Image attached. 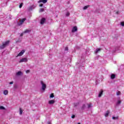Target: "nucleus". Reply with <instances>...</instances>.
Segmentation results:
<instances>
[{
	"label": "nucleus",
	"instance_id": "10",
	"mask_svg": "<svg viewBox=\"0 0 124 124\" xmlns=\"http://www.w3.org/2000/svg\"><path fill=\"white\" fill-rule=\"evenodd\" d=\"M115 78H116V76L115 75V74H111L110 76V78L112 80H113V79H115Z\"/></svg>",
	"mask_w": 124,
	"mask_h": 124
},
{
	"label": "nucleus",
	"instance_id": "29",
	"mask_svg": "<svg viewBox=\"0 0 124 124\" xmlns=\"http://www.w3.org/2000/svg\"><path fill=\"white\" fill-rule=\"evenodd\" d=\"M116 94H117V95H120L121 92H120V91L117 92L116 93Z\"/></svg>",
	"mask_w": 124,
	"mask_h": 124
},
{
	"label": "nucleus",
	"instance_id": "39",
	"mask_svg": "<svg viewBox=\"0 0 124 124\" xmlns=\"http://www.w3.org/2000/svg\"><path fill=\"white\" fill-rule=\"evenodd\" d=\"M14 88H15V89H16V88H17V86L15 85V86H14Z\"/></svg>",
	"mask_w": 124,
	"mask_h": 124
},
{
	"label": "nucleus",
	"instance_id": "3",
	"mask_svg": "<svg viewBox=\"0 0 124 124\" xmlns=\"http://www.w3.org/2000/svg\"><path fill=\"white\" fill-rule=\"evenodd\" d=\"M28 62V59L26 58H23L19 61V63L21 62Z\"/></svg>",
	"mask_w": 124,
	"mask_h": 124
},
{
	"label": "nucleus",
	"instance_id": "15",
	"mask_svg": "<svg viewBox=\"0 0 124 124\" xmlns=\"http://www.w3.org/2000/svg\"><path fill=\"white\" fill-rule=\"evenodd\" d=\"M31 30L27 29L23 32L24 33H29V32H31Z\"/></svg>",
	"mask_w": 124,
	"mask_h": 124
},
{
	"label": "nucleus",
	"instance_id": "1",
	"mask_svg": "<svg viewBox=\"0 0 124 124\" xmlns=\"http://www.w3.org/2000/svg\"><path fill=\"white\" fill-rule=\"evenodd\" d=\"M10 43V41H7L2 43V45L0 46V49H4L6 46L9 45V43Z\"/></svg>",
	"mask_w": 124,
	"mask_h": 124
},
{
	"label": "nucleus",
	"instance_id": "26",
	"mask_svg": "<svg viewBox=\"0 0 124 124\" xmlns=\"http://www.w3.org/2000/svg\"><path fill=\"white\" fill-rule=\"evenodd\" d=\"M54 93H51L50 95V96H49V97L50 98H53V97H54Z\"/></svg>",
	"mask_w": 124,
	"mask_h": 124
},
{
	"label": "nucleus",
	"instance_id": "18",
	"mask_svg": "<svg viewBox=\"0 0 124 124\" xmlns=\"http://www.w3.org/2000/svg\"><path fill=\"white\" fill-rule=\"evenodd\" d=\"M3 93L4 94H5V95H7V94H8V91L7 90L4 91Z\"/></svg>",
	"mask_w": 124,
	"mask_h": 124
},
{
	"label": "nucleus",
	"instance_id": "7",
	"mask_svg": "<svg viewBox=\"0 0 124 124\" xmlns=\"http://www.w3.org/2000/svg\"><path fill=\"white\" fill-rule=\"evenodd\" d=\"M48 1V0H40L38 1V3H40V2H43V3H46Z\"/></svg>",
	"mask_w": 124,
	"mask_h": 124
},
{
	"label": "nucleus",
	"instance_id": "28",
	"mask_svg": "<svg viewBox=\"0 0 124 124\" xmlns=\"http://www.w3.org/2000/svg\"><path fill=\"white\" fill-rule=\"evenodd\" d=\"M88 108H92V104H87Z\"/></svg>",
	"mask_w": 124,
	"mask_h": 124
},
{
	"label": "nucleus",
	"instance_id": "30",
	"mask_svg": "<svg viewBox=\"0 0 124 124\" xmlns=\"http://www.w3.org/2000/svg\"><path fill=\"white\" fill-rule=\"evenodd\" d=\"M22 6H23V3H20L19 5V8H22Z\"/></svg>",
	"mask_w": 124,
	"mask_h": 124
},
{
	"label": "nucleus",
	"instance_id": "24",
	"mask_svg": "<svg viewBox=\"0 0 124 124\" xmlns=\"http://www.w3.org/2000/svg\"><path fill=\"white\" fill-rule=\"evenodd\" d=\"M66 17H68V16H69L70 15V13L69 12H67L66 13Z\"/></svg>",
	"mask_w": 124,
	"mask_h": 124
},
{
	"label": "nucleus",
	"instance_id": "22",
	"mask_svg": "<svg viewBox=\"0 0 124 124\" xmlns=\"http://www.w3.org/2000/svg\"><path fill=\"white\" fill-rule=\"evenodd\" d=\"M0 110H5V108H4V107L0 106Z\"/></svg>",
	"mask_w": 124,
	"mask_h": 124
},
{
	"label": "nucleus",
	"instance_id": "17",
	"mask_svg": "<svg viewBox=\"0 0 124 124\" xmlns=\"http://www.w3.org/2000/svg\"><path fill=\"white\" fill-rule=\"evenodd\" d=\"M121 103H122V101H121V100L117 101V102L116 103V106H119V105L120 104H121Z\"/></svg>",
	"mask_w": 124,
	"mask_h": 124
},
{
	"label": "nucleus",
	"instance_id": "8",
	"mask_svg": "<svg viewBox=\"0 0 124 124\" xmlns=\"http://www.w3.org/2000/svg\"><path fill=\"white\" fill-rule=\"evenodd\" d=\"M26 20H27L26 18H23V19H21L20 21L19 25H22L23 24V23H24V22Z\"/></svg>",
	"mask_w": 124,
	"mask_h": 124
},
{
	"label": "nucleus",
	"instance_id": "32",
	"mask_svg": "<svg viewBox=\"0 0 124 124\" xmlns=\"http://www.w3.org/2000/svg\"><path fill=\"white\" fill-rule=\"evenodd\" d=\"M74 118H75V115H73L71 116V118H72V119H74Z\"/></svg>",
	"mask_w": 124,
	"mask_h": 124
},
{
	"label": "nucleus",
	"instance_id": "35",
	"mask_svg": "<svg viewBox=\"0 0 124 124\" xmlns=\"http://www.w3.org/2000/svg\"><path fill=\"white\" fill-rule=\"evenodd\" d=\"M39 6L40 7H42V6H43V4H40V5H39Z\"/></svg>",
	"mask_w": 124,
	"mask_h": 124
},
{
	"label": "nucleus",
	"instance_id": "27",
	"mask_svg": "<svg viewBox=\"0 0 124 124\" xmlns=\"http://www.w3.org/2000/svg\"><path fill=\"white\" fill-rule=\"evenodd\" d=\"M75 107H77V106H78L79 105V103H76L74 104Z\"/></svg>",
	"mask_w": 124,
	"mask_h": 124
},
{
	"label": "nucleus",
	"instance_id": "37",
	"mask_svg": "<svg viewBox=\"0 0 124 124\" xmlns=\"http://www.w3.org/2000/svg\"><path fill=\"white\" fill-rule=\"evenodd\" d=\"M14 82L13 81H11L9 84L10 85H12V84H13Z\"/></svg>",
	"mask_w": 124,
	"mask_h": 124
},
{
	"label": "nucleus",
	"instance_id": "21",
	"mask_svg": "<svg viewBox=\"0 0 124 124\" xmlns=\"http://www.w3.org/2000/svg\"><path fill=\"white\" fill-rule=\"evenodd\" d=\"M19 114L20 115H22V114H23V110H22L21 108H19Z\"/></svg>",
	"mask_w": 124,
	"mask_h": 124
},
{
	"label": "nucleus",
	"instance_id": "25",
	"mask_svg": "<svg viewBox=\"0 0 124 124\" xmlns=\"http://www.w3.org/2000/svg\"><path fill=\"white\" fill-rule=\"evenodd\" d=\"M44 8H41V9H40V10H39V12H40V13L44 12Z\"/></svg>",
	"mask_w": 124,
	"mask_h": 124
},
{
	"label": "nucleus",
	"instance_id": "12",
	"mask_svg": "<svg viewBox=\"0 0 124 124\" xmlns=\"http://www.w3.org/2000/svg\"><path fill=\"white\" fill-rule=\"evenodd\" d=\"M102 94H103V91L102 90L99 93L98 97H101V96H102Z\"/></svg>",
	"mask_w": 124,
	"mask_h": 124
},
{
	"label": "nucleus",
	"instance_id": "16",
	"mask_svg": "<svg viewBox=\"0 0 124 124\" xmlns=\"http://www.w3.org/2000/svg\"><path fill=\"white\" fill-rule=\"evenodd\" d=\"M101 50V49H100V48L96 49V50L95 51V54H97V53H98V52H100Z\"/></svg>",
	"mask_w": 124,
	"mask_h": 124
},
{
	"label": "nucleus",
	"instance_id": "33",
	"mask_svg": "<svg viewBox=\"0 0 124 124\" xmlns=\"http://www.w3.org/2000/svg\"><path fill=\"white\" fill-rule=\"evenodd\" d=\"M24 32H22V33H21L20 34V36H21V37L23 36V35H24Z\"/></svg>",
	"mask_w": 124,
	"mask_h": 124
},
{
	"label": "nucleus",
	"instance_id": "2",
	"mask_svg": "<svg viewBox=\"0 0 124 124\" xmlns=\"http://www.w3.org/2000/svg\"><path fill=\"white\" fill-rule=\"evenodd\" d=\"M40 83L42 86V90L44 92L46 89V84L43 81H41Z\"/></svg>",
	"mask_w": 124,
	"mask_h": 124
},
{
	"label": "nucleus",
	"instance_id": "20",
	"mask_svg": "<svg viewBox=\"0 0 124 124\" xmlns=\"http://www.w3.org/2000/svg\"><path fill=\"white\" fill-rule=\"evenodd\" d=\"M118 119H119V116H116V117H115V116H113L112 117V120H118Z\"/></svg>",
	"mask_w": 124,
	"mask_h": 124
},
{
	"label": "nucleus",
	"instance_id": "6",
	"mask_svg": "<svg viewBox=\"0 0 124 124\" xmlns=\"http://www.w3.org/2000/svg\"><path fill=\"white\" fill-rule=\"evenodd\" d=\"M45 21H46V19L44 17L41 19L40 24L41 25H43L45 23Z\"/></svg>",
	"mask_w": 124,
	"mask_h": 124
},
{
	"label": "nucleus",
	"instance_id": "5",
	"mask_svg": "<svg viewBox=\"0 0 124 124\" xmlns=\"http://www.w3.org/2000/svg\"><path fill=\"white\" fill-rule=\"evenodd\" d=\"M78 31V29L77 28V26H75L73 28L72 30V32H75Z\"/></svg>",
	"mask_w": 124,
	"mask_h": 124
},
{
	"label": "nucleus",
	"instance_id": "23",
	"mask_svg": "<svg viewBox=\"0 0 124 124\" xmlns=\"http://www.w3.org/2000/svg\"><path fill=\"white\" fill-rule=\"evenodd\" d=\"M85 108H86V105L83 104L81 108L82 110H84V109H85Z\"/></svg>",
	"mask_w": 124,
	"mask_h": 124
},
{
	"label": "nucleus",
	"instance_id": "11",
	"mask_svg": "<svg viewBox=\"0 0 124 124\" xmlns=\"http://www.w3.org/2000/svg\"><path fill=\"white\" fill-rule=\"evenodd\" d=\"M54 103H55V100H49L48 102V104L50 105L54 104Z\"/></svg>",
	"mask_w": 124,
	"mask_h": 124
},
{
	"label": "nucleus",
	"instance_id": "36",
	"mask_svg": "<svg viewBox=\"0 0 124 124\" xmlns=\"http://www.w3.org/2000/svg\"><path fill=\"white\" fill-rule=\"evenodd\" d=\"M26 72V73H30V70H27Z\"/></svg>",
	"mask_w": 124,
	"mask_h": 124
},
{
	"label": "nucleus",
	"instance_id": "14",
	"mask_svg": "<svg viewBox=\"0 0 124 124\" xmlns=\"http://www.w3.org/2000/svg\"><path fill=\"white\" fill-rule=\"evenodd\" d=\"M23 73H22V72L21 71H18V72L16 73V76H20V75H22Z\"/></svg>",
	"mask_w": 124,
	"mask_h": 124
},
{
	"label": "nucleus",
	"instance_id": "19",
	"mask_svg": "<svg viewBox=\"0 0 124 124\" xmlns=\"http://www.w3.org/2000/svg\"><path fill=\"white\" fill-rule=\"evenodd\" d=\"M89 6H90L89 5L85 6L83 7V9L84 10H86V9H88V8H89Z\"/></svg>",
	"mask_w": 124,
	"mask_h": 124
},
{
	"label": "nucleus",
	"instance_id": "38",
	"mask_svg": "<svg viewBox=\"0 0 124 124\" xmlns=\"http://www.w3.org/2000/svg\"><path fill=\"white\" fill-rule=\"evenodd\" d=\"M119 13H120V12L117 11V12H116V14H119Z\"/></svg>",
	"mask_w": 124,
	"mask_h": 124
},
{
	"label": "nucleus",
	"instance_id": "34",
	"mask_svg": "<svg viewBox=\"0 0 124 124\" xmlns=\"http://www.w3.org/2000/svg\"><path fill=\"white\" fill-rule=\"evenodd\" d=\"M68 47H66L65 48V51H68Z\"/></svg>",
	"mask_w": 124,
	"mask_h": 124
},
{
	"label": "nucleus",
	"instance_id": "13",
	"mask_svg": "<svg viewBox=\"0 0 124 124\" xmlns=\"http://www.w3.org/2000/svg\"><path fill=\"white\" fill-rule=\"evenodd\" d=\"M109 114H110V111H109V110H108L105 114V116L106 117H108V116H109Z\"/></svg>",
	"mask_w": 124,
	"mask_h": 124
},
{
	"label": "nucleus",
	"instance_id": "4",
	"mask_svg": "<svg viewBox=\"0 0 124 124\" xmlns=\"http://www.w3.org/2000/svg\"><path fill=\"white\" fill-rule=\"evenodd\" d=\"M25 50H22L16 56V58L18 57H21V56H23V55L25 53Z\"/></svg>",
	"mask_w": 124,
	"mask_h": 124
},
{
	"label": "nucleus",
	"instance_id": "31",
	"mask_svg": "<svg viewBox=\"0 0 124 124\" xmlns=\"http://www.w3.org/2000/svg\"><path fill=\"white\" fill-rule=\"evenodd\" d=\"M121 26L124 27V21L121 22Z\"/></svg>",
	"mask_w": 124,
	"mask_h": 124
},
{
	"label": "nucleus",
	"instance_id": "9",
	"mask_svg": "<svg viewBox=\"0 0 124 124\" xmlns=\"http://www.w3.org/2000/svg\"><path fill=\"white\" fill-rule=\"evenodd\" d=\"M34 8H35V6H34V5H32L29 7V10H33Z\"/></svg>",
	"mask_w": 124,
	"mask_h": 124
},
{
	"label": "nucleus",
	"instance_id": "41",
	"mask_svg": "<svg viewBox=\"0 0 124 124\" xmlns=\"http://www.w3.org/2000/svg\"><path fill=\"white\" fill-rule=\"evenodd\" d=\"M78 124H80V123H78Z\"/></svg>",
	"mask_w": 124,
	"mask_h": 124
},
{
	"label": "nucleus",
	"instance_id": "40",
	"mask_svg": "<svg viewBox=\"0 0 124 124\" xmlns=\"http://www.w3.org/2000/svg\"><path fill=\"white\" fill-rule=\"evenodd\" d=\"M48 124H51V123L50 122H48Z\"/></svg>",
	"mask_w": 124,
	"mask_h": 124
}]
</instances>
